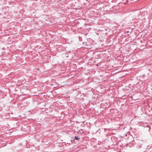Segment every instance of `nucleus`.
<instances>
[{"label":"nucleus","instance_id":"obj_1","mask_svg":"<svg viewBox=\"0 0 152 152\" xmlns=\"http://www.w3.org/2000/svg\"><path fill=\"white\" fill-rule=\"evenodd\" d=\"M74 139H75V140H78L79 141L81 140V139L80 138V137H78V136H75Z\"/></svg>","mask_w":152,"mask_h":152},{"label":"nucleus","instance_id":"obj_2","mask_svg":"<svg viewBox=\"0 0 152 152\" xmlns=\"http://www.w3.org/2000/svg\"><path fill=\"white\" fill-rule=\"evenodd\" d=\"M79 132H80V133L81 134H82L83 133V130L82 129H81L79 131Z\"/></svg>","mask_w":152,"mask_h":152}]
</instances>
